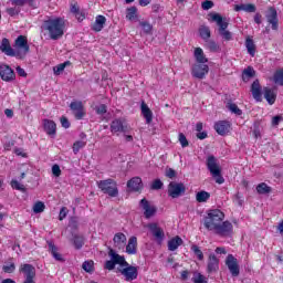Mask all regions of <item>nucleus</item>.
Returning <instances> with one entry per match:
<instances>
[{
    "label": "nucleus",
    "mask_w": 283,
    "mask_h": 283,
    "mask_svg": "<svg viewBox=\"0 0 283 283\" xmlns=\"http://www.w3.org/2000/svg\"><path fill=\"white\" fill-rule=\"evenodd\" d=\"M108 258H111V260L106 261L104 264L106 271H114L116 264H119V266H124V269H119L118 271L125 277L126 282H134V280L138 279V268L127 263L125 256L116 253L112 248L108 249Z\"/></svg>",
    "instance_id": "f257e3e1"
},
{
    "label": "nucleus",
    "mask_w": 283,
    "mask_h": 283,
    "mask_svg": "<svg viewBox=\"0 0 283 283\" xmlns=\"http://www.w3.org/2000/svg\"><path fill=\"white\" fill-rule=\"evenodd\" d=\"M41 30L49 32V36L52 41H59L64 34L65 21L62 18H49L43 21Z\"/></svg>",
    "instance_id": "f03ea898"
},
{
    "label": "nucleus",
    "mask_w": 283,
    "mask_h": 283,
    "mask_svg": "<svg viewBox=\"0 0 283 283\" xmlns=\"http://www.w3.org/2000/svg\"><path fill=\"white\" fill-rule=\"evenodd\" d=\"M211 21H214L217 25L219 27V34L222 36L224 41H231L233 39V34L227 30L229 28V22L227 21V18H222L219 13H210L209 14Z\"/></svg>",
    "instance_id": "7ed1b4c3"
},
{
    "label": "nucleus",
    "mask_w": 283,
    "mask_h": 283,
    "mask_svg": "<svg viewBox=\"0 0 283 283\" xmlns=\"http://www.w3.org/2000/svg\"><path fill=\"white\" fill-rule=\"evenodd\" d=\"M224 221V212L219 209L210 210L205 218L203 226L208 231H212L218 224Z\"/></svg>",
    "instance_id": "20e7f679"
},
{
    "label": "nucleus",
    "mask_w": 283,
    "mask_h": 283,
    "mask_svg": "<svg viewBox=\"0 0 283 283\" xmlns=\"http://www.w3.org/2000/svg\"><path fill=\"white\" fill-rule=\"evenodd\" d=\"M206 165L212 178L216 179L217 185H224V177H222V169L218 164V159H216V157L211 155L207 158Z\"/></svg>",
    "instance_id": "39448f33"
},
{
    "label": "nucleus",
    "mask_w": 283,
    "mask_h": 283,
    "mask_svg": "<svg viewBox=\"0 0 283 283\" xmlns=\"http://www.w3.org/2000/svg\"><path fill=\"white\" fill-rule=\"evenodd\" d=\"M97 187L102 193L111 198H117L118 196V184L114 179L99 180L97 181Z\"/></svg>",
    "instance_id": "423d86ee"
},
{
    "label": "nucleus",
    "mask_w": 283,
    "mask_h": 283,
    "mask_svg": "<svg viewBox=\"0 0 283 283\" xmlns=\"http://www.w3.org/2000/svg\"><path fill=\"white\" fill-rule=\"evenodd\" d=\"M13 48L17 59H25L28 52H30V44H28V38H25V35H19L15 39Z\"/></svg>",
    "instance_id": "0eeeda50"
},
{
    "label": "nucleus",
    "mask_w": 283,
    "mask_h": 283,
    "mask_svg": "<svg viewBox=\"0 0 283 283\" xmlns=\"http://www.w3.org/2000/svg\"><path fill=\"white\" fill-rule=\"evenodd\" d=\"M212 231L219 238H231L233 235V223L231 221H222Z\"/></svg>",
    "instance_id": "6e6552de"
},
{
    "label": "nucleus",
    "mask_w": 283,
    "mask_h": 283,
    "mask_svg": "<svg viewBox=\"0 0 283 283\" xmlns=\"http://www.w3.org/2000/svg\"><path fill=\"white\" fill-rule=\"evenodd\" d=\"M186 191L187 187H185V184L182 182L171 181L168 185V196L170 198H180V196H185Z\"/></svg>",
    "instance_id": "1a4fd4ad"
},
{
    "label": "nucleus",
    "mask_w": 283,
    "mask_h": 283,
    "mask_svg": "<svg viewBox=\"0 0 283 283\" xmlns=\"http://www.w3.org/2000/svg\"><path fill=\"white\" fill-rule=\"evenodd\" d=\"M139 207L143 209L146 220L154 218V216L158 213V208L149 202V200H147L146 198L139 201Z\"/></svg>",
    "instance_id": "9d476101"
},
{
    "label": "nucleus",
    "mask_w": 283,
    "mask_h": 283,
    "mask_svg": "<svg viewBox=\"0 0 283 283\" xmlns=\"http://www.w3.org/2000/svg\"><path fill=\"white\" fill-rule=\"evenodd\" d=\"M70 109L71 112H73V115L76 118V120H83V118H85V106L83 105V102H71Z\"/></svg>",
    "instance_id": "9b49d317"
},
{
    "label": "nucleus",
    "mask_w": 283,
    "mask_h": 283,
    "mask_svg": "<svg viewBox=\"0 0 283 283\" xmlns=\"http://www.w3.org/2000/svg\"><path fill=\"white\" fill-rule=\"evenodd\" d=\"M111 132L112 134H127V132H129V128L124 118H117L111 123Z\"/></svg>",
    "instance_id": "f8f14e48"
},
{
    "label": "nucleus",
    "mask_w": 283,
    "mask_h": 283,
    "mask_svg": "<svg viewBox=\"0 0 283 283\" xmlns=\"http://www.w3.org/2000/svg\"><path fill=\"white\" fill-rule=\"evenodd\" d=\"M0 78L6 81V83H12L14 78H17V74H14V70L10 67L8 64L0 65Z\"/></svg>",
    "instance_id": "ddd939ff"
},
{
    "label": "nucleus",
    "mask_w": 283,
    "mask_h": 283,
    "mask_svg": "<svg viewBox=\"0 0 283 283\" xmlns=\"http://www.w3.org/2000/svg\"><path fill=\"white\" fill-rule=\"evenodd\" d=\"M226 264L233 277H238L240 275V266L238 265V259L233 256V254H229L226 260Z\"/></svg>",
    "instance_id": "4468645a"
},
{
    "label": "nucleus",
    "mask_w": 283,
    "mask_h": 283,
    "mask_svg": "<svg viewBox=\"0 0 283 283\" xmlns=\"http://www.w3.org/2000/svg\"><path fill=\"white\" fill-rule=\"evenodd\" d=\"M209 74V65L197 63L192 66V76L195 78H205Z\"/></svg>",
    "instance_id": "2eb2a0df"
},
{
    "label": "nucleus",
    "mask_w": 283,
    "mask_h": 283,
    "mask_svg": "<svg viewBox=\"0 0 283 283\" xmlns=\"http://www.w3.org/2000/svg\"><path fill=\"white\" fill-rule=\"evenodd\" d=\"M265 19L269 25H271L272 30H277L280 20L277 19V10H275V8L271 7L269 9L268 13L265 14Z\"/></svg>",
    "instance_id": "dca6fc26"
},
{
    "label": "nucleus",
    "mask_w": 283,
    "mask_h": 283,
    "mask_svg": "<svg viewBox=\"0 0 283 283\" xmlns=\"http://www.w3.org/2000/svg\"><path fill=\"white\" fill-rule=\"evenodd\" d=\"M20 273L24 274L25 280H34L36 277V269L32 264H21Z\"/></svg>",
    "instance_id": "f3484780"
},
{
    "label": "nucleus",
    "mask_w": 283,
    "mask_h": 283,
    "mask_svg": "<svg viewBox=\"0 0 283 283\" xmlns=\"http://www.w3.org/2000/svg\"><path fill=\"white\" fill-rule=\"evenodd\" d=\"M220 269V260L216 254L211 253L208 258L207 273H218Z\"/></svg>",
    "instance_id": "a211bd4d"
},
{
    "label": "nucleus",
    "mask_w": 283,
    "mask_h": 283,
    "mask_svg": "<svg viewBox=\"0 0 283 283\" xmlns=\"http://www.w3.org/2000/svg\"><path fill=\"white\" fill-rule=\"evenodd\" d=\"M231 129V123L227 120H219L214 124V130L219 136H227L229 130Z\"/></svg>",
    "instance_id": "6ab92c4d"
},
{
    "label": "nucleus",
    "mask_w": 283,
    "mask_h": 283,
    "mask_svg": "<svg viewBox=\"0 0 283 283\" xmlns=\"http://www.w3.org/2000/svg\"><path fill=\"white\" fill-rule=\"evenodd\" d=\"M251 93L254 101L262 103V85H260V80H255L251 85Z\"/></svg>",
    "instance_id": "aec40b11"
},
{
    "label": "nucleus",
    "mask_w": 283,
    "mask_h": 283,
    "mask_svg": "<svg viewBox=\"0 0 283 283\" xmlns=\"http://www.w3.org/2000/svg\"><path fill=\"white\" fill-rule=\"evenodd\" d=\"M147 227L156 240H165V231L158 227V223H149Z\"/></svg>",
    "instance_id": "412c9836"
},
{
    "label": "nucleus",
    "mask_w": 283,
    "mask_h": 283,
    "mask_svg": "<svg viewBox=\"0 0 283 283\" xmlns=\"http://www.w3.org/2000/svg\"><path fill=\"white\" fill-rule=\"evenodd\" d=\"M126 253H128V255H136V253H138V238L130 237L128 239V243L126 245Z\"/></svg>",
    "instance_id": "4be33fe9"
},
{
    "label": "nucleus",
    "mask_w": 283,
    "mask_h": 283,
    "mask_svg": "<svg viewBox=\"0 0 283 283\" xmlns=\"http://www.w3.org/2000/svg\"><path fill=\"white\" fill-rule=\"evenodd\" d=\"M0 51L7 56H17L14 49L10 45V40L8 38L2 39L0 44Z\"/></svg>",
    "instance_id": "5701e85b"
},
{
    "label": "nucleus",
    "mask_w": 283,
    "mask_h": 283,
    "mask_svg": "<svg viewBox=\"0 0 283 283\" xmlns=\"http://www.w3.org/2000/svg\"><path fill=\"white\" fill-rule=\"evenodd\" d=\"M127 188L129 191H140L143 189V179L140 177H133L127 181Z\"/></svg>",
    "instance_id": "b1692460"
},
{
    "label": "nucleus",
    "mask_w": 283,
    "mask_h": 283,
    "mask_svg": "<svg viewBox=\"0 0 283 283\" xmlns=\"http://www.w3.org/2000/svg\"><path fill=\"white\" fill-rule=\"evenodd\" d=\"M48 247L54 260H56L57 262H65V259H63V254L59 253V248L54 244L53 241H48Z\"/></svg>",
    "instance_id": "393cba45"
},
{
    "label": "nucleus",
    "mask_w": 283,
    "mask_h": 283,
    "mask_svg": "<svg viewBox=\"0 0 283 283\" xmlns=\"http://www.w3.org/2000/svg\"><path fill=\"white\" fill-rule=\"evenodd\" d=\"M44 132L48 136H56V123L52 119H44L43 120Z\"/></svg>",
    "instance_id": "a878e982"
},
{
    "label": "nucleus",
    "mask_w": 283,
    "mask_h": 283,
    "mask_svg": "<svg viewBox=\"0 0 283 283\" xmlns=\"http://www.w3.org/2000/svg\"><path fill=\"white\" fill-rule=\"evenodd\" d=\"M142 114L146 119L147 125H151V120H154V113L145 102L142 103Z\"/></svg>",
    "instance_id": "bb28decb"
},
{
    "label": "nucleus",
    "mask_w": 283,
    "mask_h": 283,
    "mask_svg": "<svg viewBox=\"0 0 283 283\" xmlns=\"http://www.w3.org/2000/svg\"><path fill=\"white\" fill-rule=\"evenodd\" d=\"M106 21H107V18H105L104 15H97L95 19V22L92 25V30L94 32H101V30L105 28Z\"/></svg>",
    "instance_id": "cd10ccee"
},
{
    "label": "nucleus",
    "mask_w": 283,
    "mask_h": 283,
    "mask_svg": "<svg viewBox=\"0 0 283 283\" xmlns=\"http://www.w3.org/2000/svg\"><path fill=\"white\" fill-rule=\"evenodd\" d=\"M3 273H14L17 271V263H14V258H9L2 265Z\"/></svg>",
    "instance_id": "c85d7f7f"
},
{
    "label": "nucleus",
    "mask_w": 283,
    "mask_h": 283,
    "mask_svg": "<svg viewBox=\"0 0 283 283\" xmlns=\"http://www.w3.org/2000/svg\"><path fill=\"white\" fill-rule=\"evenodd\" d=\"M263 94H264V98L269 103V105L275 104V99L277 98V95L275 94V92H273V90H271L269 87H264Z\"/></svg>",
    "instance_id": "c756f323"
},
{
    "label": "nucleus",
    "mask_w": 283,
    "mask_h": 283,
    "mask_svg": "<svg viewBox=\"0 0 283 283\" xmlns=\"http://www.w3.org/2000/svg\"><path fill=\"white\" fill-rule=\"evenodd\" d=\"M71 12L80 22L85 20V11L81 10V7H78V4H72Z\"/></svg>",
    "instance_id": "7c9ffc66"
},
{
    "label": "nucleus",
    "mask_w": 283,
    "mask_h": 283,
    "mask_svg": "<svg viewBox=\"0 0 283 283\" xmlns=\"http://www.w3.org/2000/svg\"><path fill=\"white\" fill-rule=\"evenodd\" d=\"M12 6H18L23 8V6L28 4L30 8L36 9V0H10Z\"/></svg>",
    "instance_id": "2f4dec72"
},
{
    "label": "nucleus",
    "mask_w": 283,
    "mask_h": 283,
    "mask_svg": "<svg viewBox=\"0 0 283 283\" xmlns=\"http://www.w3.org/2000/svg\"><path fill=\"white\" fill-rule=\"evenodd\" d=\"M113 242L117 249H120L127 242V237L123 232H118L114 235Z\"/></svg>",
    "instance_id": "473e14b6"
},
{
    "label": "nucleus",
    "mask_w": 283,
    "mask_h": 283,
    "mask_svg": "<svg viewBox=\"0 0 283 283\" xmlns=\"http://www.w3.org/2000/svg\"><path fill=\"white\" fill-rule=\"evenodd\" d=\"M195 59L199 64L209 63V59H207L205 51H202L201 48L195 49Z\"/></svg>",
    "instance_id": "72a5a7b5"
},
{
    "label": "nucleus",
    "mask_w": 283,
    "mask_h": 283,
    "mask_svg": "<svg viewBox=\"0 0 283 283\" xmlns=\"http://www.w3.org/2000/svg\"><path fill=\"white\" fill-rule=\"evenodd\" d=\"M199 35L202 41L207 42L211 39V29L205 24L199 27Z\"/></svg>",
    "instance_id": "f704fd0d"
},
{
    "label": "nucleus",
    "mask_w": 283,
    "mask_h": 283,
    "mask_svg": "<svg viewBox=\"0 0 283 283\" xmlns=\"http://www.w3.org/2000/svg\"><path fill=\"white\" fill-rule=\"evenodd\" d=\"M180 245H182V238L177 235L168 241V251H176Z\"/></svg>",
    "instance_id": "c9c22d12"
},
{
    "label": "nucleus",
    "mask_w": 283,
    "mask_h": 283,
    "mask_svg": "<svg viewBox=\"0 0 283 283\" xmlns=\"http://www.w3.org/2000/svg\"><path fill=\"white\" fill-rule=\"evenodd\" d=\"M235 12H255L256 8L255 4L253 3H248V4H237L234 7Z\"/></svg>",
    "instance_id": "e433bc0d"
},
{
    "label": "nucleus",
    "mask_w": 283,
    "mask_h": 283,
    "mask_svg": "<svg viewBox=\"0 0 283 283\" xmlns=\"http://www.w3.org/2000/svg\"><path fill=\"white\" fill-rule=\"evenodd\" d=\"M255 76V70L253 69V66H248L242 74V80L244 81V83H249L250 78H253Z\"/></svg>",
    "instance_id": "4c0bfd02"
},
{
    "label": "nucleus",
    "mask_w": 283,
    "mask_h": 283,
    "mask_svg": "<svg viewBox=\"0 0 283 283\" xmlns=\"http://www.w3.org/2000/svg\"><path fill=\"white\" fill-rule=\"evenodd\" d=\"M126 19L128 21H134L138 19V8L136 7H130L126 10Z\"/></svg>",
    "instance_id": "58836bf2"
},
{
    "label": "nucleus",
    "mask_w": 283,
    "mask_h": 283,
    "mask_svg": "<svg viewBox=\"0 0 283 283\" xmlns=\"http://www.w3.org/2000/svg\"><path fill=\"white\" fill-rule=\"evenodd\" d=\"M245 48L250 56H255V42H253V39L249 36L245 39Z\"/></svg>",
    "instance_id": "ea45409f"
},
{
    "label": "nucleus",
    "mask_w": 283,
    "mask_h": 283,
    "mask_svg": "<svg viewBox=\"0 0 283 283\" xmlns=\"http://www.w3.org/2000/svg\"><path fill=\"white\" fill-rule=\"evenodd\" d=\"M72 242L74 248L80 250V249H83V244H85V238L83 235L75 234L73 237Z\"/></svg>",
    "instance_id": "a19ab883"
},
{
    "label": "nucleus",
    "mask_w": 283,
    "mask_h": 283,
    "mask_svg": "<svg viewBox=\"0 0 283 283\" xmlns=\"http://www.w3.org/2000/svg\"><path fill=\"white\" fill-rule=\"evenodd\" d=\"M209 198H211V193H209L208 191H205V190H201V191L197 192V195H196L197 202H207V200H209Z\"/></svg>",
    "instance_id": "79ce46f5"
},
{
    "label": "nucleus",
    "mask_w": 283,
    "mask_h": 283,
    "mask_svg": "<svg viewBox=\"0 0 283 283\" xmlns=\"http://www.w3.org/2000/svg\"><path fill=\"white\" fill-rule=\"evenodd\" d=\"M256 191L258 193L264 196L266 193H271L272 189L271 187H269V185H266L265 182H262L256 186Z\"/></svg>",
    "instance_id": "37998d69"
},
{
    "label": "nucleus",
    "mask_w": 283,
    "mask_h": 283,
    "mask_svg": "<svg viewBox=\"0 0 283 283\" xmlns=\"http://www.w3.org/2000/svg\"><path fill=\"white\" fill-rule=\"evenodd\" d=\"M273 81L275 85H281L283 87V69L277 70L273 75Z\"/></svg>",
    "instance_id": "c03bdc74"
},
{
    "label": "nucleus",
    "mask_w": 283,
    "mask_h": 283,
    "mask_svg": "<svg viewBox=\"0 0 283 283\" xmlns=\"http://www.w3.org/2000/svg\"><path fill=\"white\" fill-rule=\"evenodd\" d=\"M227 107L232 114H235V116H242V109H240L235 103L229 102Z\"/></svg>",
    "instance_id": "a18cd8bd"
},
{
    "label": "nucleus",
    "mask_w": 283,
    "mask_h": 283,
    "mask_svg": "<svg viewBox=\"0 0 283 283\" xmlns=\"http://www.w3.org/2000/svg\"><path fill=\"white\" fill-rule=\"evenodd\" d=\"M70 65H72V62L66 61V62H64V63H61V64L54 66V67H53V72H54V74H55L56 76H59V74H61V72H63V71L65 70V67H67V66H70Z\"/></svg>",
    "instance_id": "49530a36"
},
{
    "label": "nucleus",
    "mask_w": 283,
    "mask_h": 283,
    "mask_svg": "<svg viewBox=\"0 0 283 283\" xmlns=\"http://www.w3.org/2000/svg\"><path fill=\"white\" fill-rule=\"evenodd\" d=\"M82 269L86 273H94V261H84L82 264Z\"/></svg>",
    "instance_id": "de8ad7c7"
},
{
    "label": "nucleus",
    "mask_w": 283,
    "mask_h": 283,
    "mask_svg": "<svg viewBox=\"0 0 283 283\" xmlns=\"http://www.w3.org/2000/svg\"><path fill=\"white\" fill-rule=\"evenodd\" d=\"M191 251L195 253V255L202 262L205 260V253H202V250L196 244L191 245Z\"/></svg>",
    "instance_id": "09e8293b"
},
{
    "label": "nucleus",
    "mask_w": 283,
    "mask_h": 283,
    "mask_svg": "<svg viewBox=\"0 0 283 283\" xmlns=\"http://www.w3.org/2000/svg\"><path fill=\"white\" fill-rule=\"evenodd\" d=\"M7 14H9V17H18V14H21V7L14 6V7L8 8Z\"/></svg>",
    "instance_id": "8fccbe9b"
},
{
    "label": "nucleus",
    "mask_w": 283,
    "mask_h": 283,
    "mask_svg": "<svg viewBox=\"0 0 283 283\" xmlns=\"http://www.w3.org/2000/svg\"><path fill=\"white\" fill-rule=\"evenodd\" d=\"M206 48H208L210 52H218V50H220V46L213 40L206 41Z\"/></svg>",
    "instance_id": "3c124183"
},
{
    "label": "nucleus",
    "mask_w": 283,
    "mask_h": 283,
    "mask_svg": "<svg viewBox=\"0 0 283 283\" xmlns=\"http://www.w3.org/2000/svg\"><path fill=\"white\" fill-rule=\"evenodd\" d=\"M45 211V203L43 201H38L33 206V212L43 213Z\"/></svg>",
    "instance_id": "603ef678"
},
{
    "label": "nucleus",
    "mask_w": 283,
    "mask_h": 283,
    "mask_svg": "<svg viewBox=\"0 0 283 283\" xmlns=\"http://www.w3.org/2000/svg\"><path fill=\"white\" fill-rule=\"evenodd\" d=\"M139 25L143 28L145 34H151V30H154V27L149 22L143 21L139 22Z\"/></svg>",
    "instance_id": "864d4df0"
},
{
    "label": "nucleus",
    "mask_w": 283,
    "mask_h": 283,
    "mask_svg": "<svg viewBox=\"0 0 283 283\" xmlns=\"http://www.w3.org/2000/svg\"><path fill=\"white\" fill-rule=\"evenodd\" d=\"M85 145H87V143L82 142V140H77L73 144V153L74 154H78V151H81V149H83V147H85Z\"/></svg>",
    "instance_id": "5fc2aeb1"
},
{
    "label": "nucleus",
    "mask_w": 283,
    "mask_h": 283,
    "mask_svg": "<svg viewBox=\"0 0 283 283\" xmlns=\"http://www.w3.org/2000/svg\"><path fill=\"white\" fill-rule=\"evenodd\" d=\"M193 283H209L207 282V277L202 275L201 273H195L192 277Z\"/></svg>",
    "instance_id": "6e6d98bb"
},
{
    "label": "nucleus",
    "mask_w": 283,
    "mask_h": 283,
    "mask_svg": "<svg viewBox=\"0 0 283 283\" xmlns=\"http://www.w3.org/2000/svg\"><path fill=\"white\" fill-rule=\"evenodd\" d=\"M163 181L160 179H156L153 181L150 189H153V191H158L160 189H163Z\"/></svg>",
    "instance_id": "4d7b16f0"
},
{
    "label": "nucleus",
    "mask_w": 283,
    "mask_h": 283,
    "mask_svg": "<svg viewBox=\"0 0 283 283\" xmlns=\"http://www.w3.org/2000/svg\"><path fill=\"white\" fill-rule=\"evenodd\" d=\"M178 140L181 147H189V140H187V136H185L182 133H179Z\"/></svg>",
    "instance_id": "13d9d810"
},
{
    "label": "nucleus",
    "mask_w": 283,
    "mask_h": 283,
    "mask_svg": "<svg viewBox=\"0 0 283 283\" xmlns=\"http://www.w3.org/2000/svg\"><path fill=\"white\" fill-rule=\"evenodd\" d=\"M12 189H17V191H25V186L21 185L17 180L11 181Z\"/></svg>",
    "instance_id": "bf43d9fd"
},
{
    "label": "nucleus",
    "mask_w": 283,
    "mask_h": 283,
    "mask_svg": "<svg viewBox=\"0 0 283 283\" xmlns=\"http://www.w3.org/2000/svg\"><path fill=\"white\" fill-rule=\"evenodd\" d=\"M95 112L99 115L107 114V105L101 104L99 106H96Z\"/></svg>",
    "instance_id": "052dcab7"
},
{
    "label": "nucleus",
    "mask_w": 283,
    "mask_h": 283,
    "mask_svg": "<svg viewBox=\"0 0 283 283\" xmlns=\"http://www.w3.org/2000/svg\"><path fill=\"white\" fill-rule=\"evenodd\" d=\"M60 123H61V125H62V127H64V129H70V127H71V123H70V119H67V117H65V116H62L61 118H60Z\"/></svg>",
    "instance_id": "680f3d73"
},
{
    "label": "nucleus",
    "mask_w": 283,
    "mask_h": 283,
    "mask_svg": "<svg viewBox=\"0 0 283 283\" xmlns=\"http://www.w3.org/2000/svg\"><path fill=\"white\" fill-rule=\"evenodd\" d=\"M201 8H202V10H211V8H213V1H211V0H205V1L201 3Z\"/></svg>",
    "instance_id": "e2e57ef3"
},
{
    "label": "nucleus",
    "mask_w": 283,
    "mask_h": 283,
    "mask_svg": "<svg viewBox=\"0 0 283 283\" xmlns=\"http://www.w3.org/2000/svg\"><path fill=\"white\" fill-rule=\"evenodd\" d=\"M70 210H67L66 207L61 208L60 214H59V220H65L67 218V213Z\"/></svg>",
    "instance_id": "0e129e2a"
},
{
    "label": "nucleus",
    "mask_w": 283,
    "mask_h": 283,
    "mask_svg": "<svg viewBox=\"0 0 283 283\" xmlns=\"http://www.w3.org/2000/svg\"><path fill=\"white\" fill-rule=\"evenodd\" d=\"M52 174L55 176V178H59L61 176V167L59 165H53L52 166Z\"/></svg>",
    "instance_id": "69168bd1"
},
{
    "label": "nucleus",
    "mask_w": 283,
    "mask_h": 283,
    "mask_svg": "<svg viewBox=\"0 0 283 283\" xmlns=\"http://www.w3.org/2000/svg\"><path fill=\"white\" fill-rule=\"evenodd\" d=\"M165 175H166L167 178L172 179V178H176L177 174H176V170H174V168H167Z\"/></svg>",
    "instance_id": "338daca9"
},
{
    "label": "nucleus",
    "mask_w": 283,
    "mask_h": 283,
    "mask_svg": "<svg viewBox=\"0 0 283 283\" xmlns=\"http://www.w3.org/2000/svg\"><path fill=\"white\" fill-rule=\"evenodd\" d=\"M283 116L282 115H276L272 118V125L277 126L280 123H282Z\"/></svg>",
    "instance_id": "774afa93"
}]
</instances>
